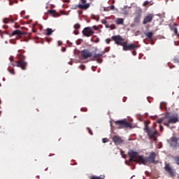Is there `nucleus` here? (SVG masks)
Returning a JSON list of instances; mask_svg holds the SVG:
<instances>
[{
  "label": "nucleus",
  "mask_w": 179,
  "mask_h": 179,
  "mask_svg": "<svg viewBox=\"0 0 179 179\" xmlns=\"http://www.w3.org/2000/svg\"><path fill=\"white\" fill-rule=\"evenodd\" d=\"M128 156L129 157V162L130 163L134 162V163H138V164H148V159H146V157L143 155H138V152L134 150H130L128 152Z\"/></svg>",
  "instance_id": "obj_1"
},
{
  "label": "nucleus",
  "mask_w": 179,
  "mask_h": 179,
  "mask_svg": "<svg viewBox=\"0 0 179 179\" xmlns=\"http://www.w3.org/2000/svg\"><path fill=\"white\" fill-rule=\"evenodd\" d=\"M145 37H147L149 40H153V32L149 31V32H145Z\"/></svg>",
  "instance_id": "obj_18"
},
{
  "label": "nucleus",
  "mask_w": 179,
  "mask_h": 179,
  "mask_svg": "<svg viewBox=\"0 0 179 179\" xmlns=\"http://www.w3.org/2000/svg\"><path fill=\"white\" fill-rule=\"evenodd\" d=\"M113 141L116 145H122V143H124V141L122 140V138H121V137L118 136H113Z\"/></svg>",
  "instance_id": "obj_16"
},
{
  "label": "nucleus",
  "mask_w": 179,
  "mask_h": 179,
  "mask_svg": "<svg viewBox=\"0 0 179 179\" xmlns=\"http://www.w3.org/2000/svg\"><path fill=\"white\" fill-rule=\"evenodd\" d=\"M163 129H164L163 126L160 125V126H159V130H160V131H161V132H163Z\"/></svg>",
  "instance_id": "obj_42"
},
{
  "label": "nucleus",
  "mask_w": 179,
  "mask_h": 179,
  "mask_svg": "<svg viewBox=\"0 0 179 179\" xmlns=\"http://www.w3.org/2000/svg\"><path fill=\"white\" fill-rule=\"evenodd\" d=\"M90 179H104V176H91Z\"/></svg>",
  "instance_id": "obj_26"
},
{
  "label": "nucleus",
  "mask_w": 179,
  "mask_h": 179,
  "mask_svg": "<svg viewBox=\"0 0 179 179\" xmlns=\"http://www.w3.org/2000/svg\"><path fill=\"white\" fill-rule=\"evenodd\" d=\"M111 40H113V39L107 38V39L106 40V44H110V43L111 42Z\"/></svg>",
  "instance_id": "obj_36"
},
{
  "label": "nucleus",
  "mask_w": 179,
  "mask_h": 179,
  "mask_svg": "<svg viewBox=\"0 0 179 179\" xmlns=\"http://www.w3.org/2000/svg\"><path fill=\"white\" fill-rule=\"evenodd\" d=\"M153 17H155L153 14H148L144 17L143 24H148V23H150L152 20H153Z\"/></svg>",
  "instance_id": "obj_12"
},
{
  "label": "nucleus",
  "mask_w": 179,
  "mask_h": 179,
  "mask_svg": "<svg viewBox=\"0 0 179 179\" xmlns=\"http://www.w3.org/2000/svg\"><path fill=\"white\" fill-rule=\"evenodd\" d=\"M15 34H17V36H22L24 34L20 30H15V31H13L12 36H15Z\"/></svg>",
  "instance_id": "obj_23"
},
{
  "label": "nucleus",
  "mask_w": 179,
  "mask_h": 179,
  "mask_svg": "<svg viewBox=\"0 0 179 179\" xmlns=\"http://www.w3.org/2000/svg\"><path fill=\"white\" fill-rule=\"evenodd\" d=\"M48 13L51 15V16L55 17V10H48Z\"/></svg>",
  "instance_id": "obj_27"
},
{
  "label": "nucleus",
  "mask_w": 179,
  "mask_h": 179,
  "mask_svg": "<svg viewBox=\"0 0 179 179\" xmlns=\"http://www.w3.org/2000/svg\"><path fill=\"white\" fill-rule=\"evenodd\" d=\"M144 131L146 132L150 141H154V142H156V141H157V136H159V133L157 132V129H156V128H149V126L145 122Z\"/></svg>",
  "instance_id": "obj_2"
},
{
  "label": "nucleus",
  "mask_w": 179,
  "mask_h": 179,
  "mask_svg": "<svg viewBox=\"0 0 179 179\" xmlns=\"http://www.w3.org/2000/svg\"><path fill=\"white\" fill-rule=\"evenodd\" d=\"M142 17V16L141 15H136L134 17V23H137L139 24L141 23V18Z\"/></svg>",
  "instance_id": "obj_21"
},
{
  "label": "nucleus",
  "mask_w": 179,
  "mask_h": 179,
  "mask_svg": "<svg viewBox=\"0 0 179 179\" xmlns=\"http://www.w3.org/2000/svg\"><path fill=\"white\" fill-rule=\"evenodd\" d=\"M74 29H80V25L79 24H76L74 25Z\"/></svg>",
  "instance_id": "obj_32"
},
{
  "label": "nucleus",
  "mask_w": 179,
  "mask_h": 179,
  "mask_svg": "<svg viewBox=\"0 0 179 179\" xmlns=\"http://www.w3.org/2000/svg\"><path fill=\"white\" fill-rule=\"evenodd\" d=\"M18 61L15 62L16 66L21 68L22 71H26L27 69V62H24L26 57L24 56L22 53H20L17 55Z\"/></svg>",
  "instance_id": "obj_3"
},
{
  "label": "nucleus",
  "mask_w": 179,
  "mask_h": 179,
  "mask_svg": "<svg viewBox=\"0 0 179 179\" xmlns=\"http://www.w3.org/2000/svg\"><path fill=\"white\" fill-rule=\"evenodd\" d=\"M109 29H110V30H114L115 29V24H111L110 26Z\"/></svg>",
  "instance_id": "obj_33"
},
{
  "label": "nucleus",
  "mask_w": 179,
  "mask_h": 179,
  "mask_svg": "<svg viewBox=\"0 0 179 179\" xmlns=\"http://www.w3.org/2000/svg\"><path fill=\"white\" fill-rule=\"evenodd\" d=\"M51 38H46V41H48V43H50V41H51Z\"/></svg>",
  "instance_id": "obj_44"
},
{
  "label": "nucleus",
  "mask_w": 179,
  "mask_h": 179,
  "mask_svg": "<svg viewBox=\"0 0 179 179\" xmlns=\"http://www.w3.org/2000/svg\"><path fill=\"white\" fill-rule=\"evenodd\" d=\"M82 33L85 37H90L94 34V31L92 28L87 27L83 29Z\"/></svg>",
  "instance_id": "obj_9"
},
{
  "label": "nucleus",
  "mask_w": 179,
  "mask_h": 179,
  "mask_svg": "<svg viewBox=\"0 0 179 179\" xmlns=\"http://www.w3.org/2000/svg\"><path fill=\"white\" fill-rule=\"evenodd\" d=\"M15 27L16 28V29H17V27H19V26H17V24H15Z\"/></svg>",
  "instance_id": "obj_49"
},
{
  "label": "nucleus",
  "mask_w": 179,
  "mask_h": 179,
  "mask_svg": "<svg viewBox=\"0 0 179 179\" xmlns=\"http://www.w3.org/2000/svg\"><path fill=\"white\" fill-rule=\"evenodd\" d=\"M87 2V0H80V3L77 6V8L83 10H87L90 8V3Z\"/></svg>",
  "instance_id": "obj_7"
},
{
  "label": "nucleus",
  "mask_w": 179,
  "mask_h": 179,
  "mask_svg": "<svg viewBox=\"0 0 179 179\" xmlns=\"http://www.w3.org/2000/svg\"><path fill=\"white\" fill-rule=\"evenodd\" d=\"M164 170L166 171L171 177L174 178L176 176V170L173 169L171 166H170V164H166L164 166Z\"/></svg>",
  "instance_id": "obj_8"
},
{
  "label": "nucleus",
  "mask_w": 179,
  "mask_h": 179,
  "mask_svg": "<svg viewBox=\"0 0 179 179\" xmlns=\"http://www.w3.org/2000/svg\"><path fill=\"white\" fill-rule=\"evenodd\" d=\"M102 142H103V143H107V142H108V138H103Z\"/></svg>",
  "instance_id": "obj_35"
},
{
  "label": "nucleus",
  "mask_w": 179,
  "mask_h": 179,
  "mask_svg": "<svg viewBox=\"0 0 179 179\" xmlns=\"http://www.w3.org/2000/svg\"><path fill=\"white\" fill-rule=\"evenodd\" d=\"M87 129L90 135H93V131H92L90 127H87Z\"/></svg>",
  "instance_id": "obj_31"
},
{
  "label": "nucleus",
  "mask_w": 179,
  "mask_h": 179,
  "mask_svg": "<svg viewBox=\"0 0 179 179\" xmlns=\"http://www.w3.org/2000/svg\"><path fill=\"white\" fill-rule=\"evenodd\" d=\"M115 9V6L114 5H112L110 6H108L104 9L106 12H109V10H114Z\"/></svg>",
  "instance_id": "obj_24"
},
{
  "label": "nucleus",
  "mask_w": 179,
  "mask_h": 179,
  "mask_svg": "<svg viewBox=\"0 0 179 179\" xmlns=\"http://www.w3.org/2000/svg\"><path fill=\"white\" fill-rule=\"evenodd\" d=\"M81 56L83 57V58H84V59H87V58H90L91 57H92L93 55L92 54V52L85 49L82 50Z\"/></svg>",
  "instance_id": "obj_14"
},
{
  "label": "nucleus",
  "mask_w": 179,
  "mask_h": 179,
  "mask_svg": "<svg viewBox=\"0 0 179 179\" xmlns=\"http://www.w3.org/2000/svg\"><path fill=\"white\" fill-rule=\"evenodd\" d=\"M0 36L1 38H3V31H2L1 30H0Z\"/></svg>",
  "instance_id": "obj_39"
},
{
  "label": "nucleus",
  "mask_w": 179,
  "mask_h": 179,
  "mask_svg": "<svg viewBox=\"0 0 179 179\" xmlns=\"http://www.w3.org/2000/svg\"><path fill=\"white\" fill-rule=\"evenodd\" d=\"M3 82H5L6 80V79H5V78H3Z\"/></svg>",
  "instance_id": "obj_51"
},
{
  "label": "nucleus",
  "mask_w": 179,
  "mask_h": 179,
  "mask_svg": "<svg viewBox=\"0 0 179 179\" xmlns=\"http://www.w3.org/2000/svg\"><path fill=\"white\" fill-rule=\"evenodd\" d=\"M8 25H3V29H8Z\"/></svg>",
  "instance_id": "obj_47"
},
{
  "label": "nucleus",
  "mask_w": 179,
  "mask_h": 179,
  "mask_svg": "<svg viewBox=\"0 0 179 179\" xmlns=\"http://www.w3.org/2000/svg\"><path fill=\"white\" fill-rule=\"evenodd\" d=\"M177 36H178V37H179V34H177Z\"/></svg>",
  "instance_id": "obj_55"
},
{
  "label": "nucleus",
  "mask_w": 179,
  "mask_h": 179,
  "mask_svg": "<svg viewBox=\"0 0 179 179\" xmlns=\"http://www.w3.org/2000/svg\"><path fill=\"white\" fill-rule=\"evenodd\" d=\"M95 43H99V39H98V41H95Z\"/></svg>",
  "instance_id": "obj_53"
},
{
  "label": "nucleus",
  "mask_w": 179,
  "mask_h": 179,
  "mask_svg": "<svg viewBox=\"0 0 179 179\" xmlns=\"http://www.w3.org/2000/svg\"><path fill=\"white\" fill-rule=\"evenodd\" d=\"M111 40L113 41H115V44H117V45H121L122 47V45H124V43H125L124 41V38H122L121 36L120 35H115L111 37Z\"/></svg>",
  "instance_id": "obj_6"
},
{
  "label": "nucleus",
  "mask_w": 179,
  "mask_h": 179,
  "mask_svg": "<svg viewBox=\"0 0 179 179\" xmlns=\"http://www.w3.org/2000/svg\"><path fill=\"white\" fill-rule=\"evenodd\" d=\"M104 55V52H101L100 53H96L94 55V58H97L96 61L98 64H101L103 62V59L100 58V57H103Z\"/></svg>",
  "instance_id": "obj_17"
},
{
  "label": "nucleus",
  "mask_w": 179,
  "mask_h": 179,
  "mask_svg": "<svg viewBox=\"0 0 179 179\" xmlns=\"http://www.w3.org/2000/svg\"><path fill=\"white\" fill-rule=\"evenodd\" d=\"M75 34H76V35L79 34V31H76V32L75 33Z\"/></svg>",
  "instance_id": "obj_50"
},
{
  "label": "nucleus",
  "mask_w": 179,
  "mask_h": 179,
  "mask_svg": "<svg viewBox=\"0 0 179 179\" xmlns=\"http://www.w3.org/2000/svg\"><path fill=\"white\" fill-rule=\"evenodd\" d=\"M116 24H124V19L123 18H117L115 21Z\"/></svg>",
  "instance_id": "obj_22"
},
{
  "label": "nucleus",
  "mask_w": 179,
  "mask_h": 179,
  "mask_svg": "<svg viewBox=\"0 0 179 179\" xmlns=\"http://www.w3.org/2000/svg\"><path fill=\"white\" fill-rule=\"evenodd\" d=\"M8 72L11 73V75H15V69H8Z\"/></svg>",
  "instance_id": "obj_30"
},
{
  "label": "nucleus",
  "mask_w": 179,
  "mask_h": 179,
  "mask_svg": "<svg viewBox=\"0 0 179 179\" xmlns=\"http://www.w3.org/2000/svg\"><path fill=\"white\" fill-rule=\"evenodd\" d=\"M13 20H14V21H15V20H17V18L13 19Z\"/></svg>",
  "instance_id": "obj_52"
},
{
  "label": "nucleus",
  "mask_w": 179,
  "mask_h": 179,
  "mask_svg": "<svg viewBox=\"0 0 179 179\" xmlns=\"http://www.w3.org/2000/svg\"><path fill=\"white\" fill-rule=\"evenodd\" d=\"M174 62L179 64V58H175Z\"/></svg>",
  "instance_id": "obj_40"
},
{
  "label": "nucleus",
  "mask_w": 179,
  "mask_h": 179,
  "mask_svg": "<svg viewBox=\"0 0 179 179\" xmlns=\"http://www.w3.org/2000/svg\"><path fill=\"white\" fill-rule=\"evenodd\" d=\"M1 86H2V85L0 83V87H1Z\"/></svg>",
  "instance_id": "obj_56"
},
{
  "label": "nucleus",
  "mask_w": 179,
  "mask_h": 179,
  "mask_svg": "<svg viewBox=\"0 0 179 179\" xmlns=\"http://www.w3.org/2000/svg\"><path fill=\"white\" fill-rule=\"evenodd\" d=\"M175 163L177 164V166H179V157H176L174 158Z\"/></svg>",
  "instance_id": "obj_28"
},
{
  "label": "nucleus",
  "mask_w": 179,
  "mask_h": 179,
  "mask_svg": "<svg viewBox=\"0 0 179 179\" xmlns=\"http://www.w3.org/2000/svg\"><path fill=\"white\" fill-rule=\"evenodd\" d=\"M171 30H173V32L175 33V34H178V31L177 29V27H173L171 28Z\"/></svg>",
  "instance_id": "obj_29"
},
{
  "label": "nucleus",
  "mask_w": 179,
  "mask_h": 179,
  "mask_svg": "<svg viewBox=\"0 0 179 179\" xmlns=\"http://www.w3.org/2000/svg\"><path fill=\"white\" fill-rule=\"evenodd\" d=\"M0 104H1V99H0Z\"/></svg>",
  "instance_id": "obj_57"
},
{
  "label": "nucleus",
  "mask_w": 179,
  "mask_h": 179,
  "mask_svg": "<svg viewBox=\"0 0 179 179\" xmlns=\"http://www.w3.org/2000/svg\"><path fill=\"white\" fill-rule=\"evenodd\" d=\"M133 55H136V50H134L131 52Z\"/></svg>",
  "instance_id": "obj_45"
},
{
  "label": "nucleus",
  "mask_w": 179,
  "mask_h": 179,
  "mask_svg": "<svg viewBox=\"0 0 179 179\" xmlns=\"http://www.w3.org/2000/svg\"><path fill=\"white\" fill-rule=\"evenodd\" d=\"M115 124L120 129L122 128H129L131 129L132 128V124L129 122H127V120H117L115 122Z\"/></svg>",
  "instance_id": "obj_4"
},
{
  "label": "nucleus",
  "mask_w": 179,
  "mask_h": 179,
  "mask_svg": "<svg viewBox=\"0 0 179 179\" xmlns=\"http://www.w3.org/2000/svg\"><path fill=\"white\" fill-rule=\"evenodd\" d=\"M167 115L163 117V118H161V119H158L157 120V122H158V124H162L163 123L164 125H165V127H167V128H170V124H169V123L167 122L166 120H167Z\"/></svg>",
  "instance_id": "obj_15"
},
{
  "label": "nucleus",
  "mask_w": 179,
  "mask_h": 179,
  "mask_svg": "<svg viewBox=\"0 0 179 179\" xmlns=\"http://www.w3.org/2000/svg\"><path fill=\"white\" fill-rule=\"evenodd\" d=\"M9 59H10V62H13L14 57L11 56V57H10Z\"/></svg>",
  "instance_id": "obj_41"
},
{
  "label": "nucleus",
  "mask_w": 179,
  "mask_h": 179,
  "mask_svg": "<svg viewBox=\"0 0 179 179\" xmlns=\"http://www.w3.org/2000/svg\"><path fill=\"white\" fill-rule=\"evenodd\" d=\"M108 51H110V48H106L105 49V52H108Z\"/></svg>",
  "instance_id": "obj_43"
},
{
  "label": "nucleus",
  "mask_w": 179,
  "mask_h": 179,
  "mask_svg": "<svg viewBox=\"0 0 179 179\" xmlns=\"http://www.w3.org/2000/svg\"><path fill=\"white\" fill-rule=\"evenodd\" d=\"M82 13H83V12H82V10H78V15H82Z\"/></svg>",
  "instance_id": "obj_48"
},
{
  "label": "nucleus",
  "mask_w": 179,
  "mask_h": 179,
  "mask_svg": "<svg viewBox=\"0 0 179 179\" xmlns=\"http://www.w3.org/2000/svg\"><path fill=\"white\" fill-rule=\"evenodd\" d=\"M178 141L179 138L177 137H171V138L169 140V143L170 146L172 148H177V145H178Z\"/></svg>",
  "instance_id": "obj_11"
},
{
  "label": "nucleus",
  "mask_w": 179,
  "mask_h": 179,
  "mask_svg": "<svg viewBox=\"0 0 179 179\" xmlns=\"http://www.w3.org/2000/svg\"><path fill=\"white\" fill-rule=\"evenodd\" d=\"M135 13L136 16H142V8L137 7Z\"/></svg>",
  "instance_id": "obj_19"
},
{
  "label": "nucleus",
  "mask_w": 179,
  "mask_h": 179,
  "mask_svg": "<svg viewBox=\"0 0 179 179\" xmlns=\"http://www.w3.org/2000/svg\"><path fill=\"white\" fill-rule=\"evenodd\" d=\"M54 33V31L51 28L46 29V36H51Z\"/></svg>",
  "instance_id": "obj_25"
},
{
  "label": "nucleus",
  "mask_w": 179,
  "mask_h": 179,
  "mask_svg": "<svg viewBox=\"0 0 179 179\" xmlns=\"http://www.w3.org/2000/svg\"><path fill=\"white\" fill-rule=\"evenodd\" d=\"M156 159V152H151L150 155L146 157L147 163H152V164H157L159 162L155 161Z\"/></svg>",
  "instance_id": "obj_10"
},
{
  "label": "nucleus",
  "mask_w": 179,
  "mask_h": 179,
  "mask_svg": "<svg viewBox=\"0 0 179 179\" xmlns=\"http://www.w3.org/2000/svg\"><path fill=\"white\" fill-rule=\"evenodd\" d=\"M167 117H166V122L168 123L169 125H170V124H177V122H178V117L176 116L169 117L168 115Z\"/></svg>",
  "instance_id": "obj_13"
},
{
  "label": "nucleus",
  "mask_w": 179,
  "mask_h": 179,
  "mask_svg": "<svg viewBox=\"0 0 179 179\" xmlns=\"http://www.w3.org/2000/svg\"><path fill=\"white\" fill-rule=\"evenodd\" d=\"M123 51H132V50H136L139 47L134 43L128 44V41H124L122 45Z\"/></svg>",
  "instance_id": "obj_5"
},
{
  "label": "nucleus",
  "mask_w": 179,
  "mask_h": 179,
  "mask_svg": "<svg viewBox=\"0 0 179 179\" xmlns=\"http://www.w3.org/2000/svg\"><path fill=\"white\" fill-rule=\"evenodd\" d=\"M101 24H105V25L107 24V20H101Z\"/></svg>",
  "instance_id": "obj_37"
},
{
  "label": "nucleus",
  "mask_w": 179,
  "mask_h": 179,
  "mask_svg": "<svg viewBox=\"0 0 179 179\" xmlns=\"http://www.w3.org/2000/svg\"><path fill=\"white\" fill-rule=\"evenodd\" d=\"M3 22H4V23H6V24H8V23H13L14 22V20H13V18H4V19H3Z\"/></svg>",
  "instance_id": "obj_20"
},
{
  "label": "nucleus",
  "mask_w": 179,
  "mask_h": 179,
  "mask_svg": "<svg viewBox=\"0 0 179 179\" xmlns=\"http://www.w3.org/2000/svg\"><path fill=\"white\" fill-rule=\"evenodd\" d=\"M149 5V1H145L143 4V6H148Z\"/></svg>",
  "instance_id": "obj_38"
},
{
  "label": "nucleus",
  "mask_w": 179,
  "mask_h": 179,
  "mask_svg": "<svg viewBox=\"0 0 179 179\" xmlns=\"http://www.w3.org/2000/svg\"><path fill=\"white\" fill-rule=\"evenodd\" d=\"M94 27V29H97V27Z\"/></svg>",
  "instance_id": "obj_54"
},
{
  "label": "nucleus",
  "mask_w": 179,
  "mask_h": 179,
  "mask_svg": "<svg viewBox=\"0 0 179 179\" xmlns=\"http://www.w3.org/2000/svg\"><path fill=\"white\" fill-rule=\"evenodd\" d=\"M79 68H80V69H82V71H85V69H86V67L85 66H83V65H80L79 66Z\"/></svg>",
  "instance_id": "obj_34"
},
{
  "label": "nucleus",
  "mask_w": 179,
  "mask_h": 179,
  "mask_svg": "<svg viewBox=\"0 0 179 179\" xmlns=\"http://www.w3.org/2000/svg\"><path fill=\"white\" fill-rule=\"evenodd\" d=\"M105 27L106 29H110V26L107 23L105 24Z\"/></svg>",
  "instance_id": "obj_46"
}]
</instances>
